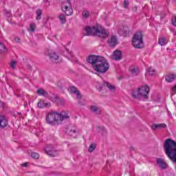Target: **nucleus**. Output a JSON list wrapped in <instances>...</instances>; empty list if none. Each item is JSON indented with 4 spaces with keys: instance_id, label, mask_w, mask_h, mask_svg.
I'll return each mask as SVG.
<instances>
[{
    "instance_id": "obj_1",
    "label": "nucleus",
    "mask_w": 176,
    "mask_h": 176,
    "mask_svg": "<svg viewBox=\"0 0 176 176\" xmlns=\"http://www.w3.org/2000/svg\"><path fill=\"white\" fill-rule=\"evenodd\" d=\"M87 62L91 64L96 72L105 74L109 69V63L101 56L90 55L87 58Z\"/></svg>"
},
{
    "instance_id": "obj_2",
    "label": "nucleus",
    "mask_w": 176,
    "mask_h": 176,
    "mask_svg": "<svg viewBox=\"0 0 176 176\" xmlns=\"http://www.w3.org/2000/svg\"><path fill=\"white\" fill-rule=\"evenodd\" d=\"M66 119H69V116L66 111H61L58 113L57 111H51L46 116V122L51 126H56L58 124V122H63Z\"/></svg>"
},
{
    "instance_id": "obj_3",
    "label": "nucleus",
    "mask_w": 176,
    "mask_h": 176,
    "mask_svg": "<svg viewBox=\"0 0 176 176\" xmlns=\"http://www.w3.org/2000/svg\"><path fill=\"white\" fill-rule=\"evenodd\" d=\"M164 153L173 163H176V142L170 138L164 143Z\"/></svg>"
},
{
    "instance_id": "obj_4",
    "label": "nucleus",
    "mask_w": 176,
    "mask_h": 176,
    "mask_svg": "<svg viewBox=\"0 0 176 176\" xmlns=\"http://www.w3.org/2000/svg\"><path fill=\"white\" fill-rule=\"evenodd\" d=\"M85 30L87 36L90 35H96L102 39H105L109 35L108 31L105 30L104 28L99 27L98 25L94 26L93 28L87 26L85 28Z\"/></svg>"
},
{
    "instance_id": "obj_5",
    "label": "nucleus",
    "mask_w": 176,
    "mask_h": 176,
    "mask_svg": "<svg viewBox=\"0 0 176 176\" xmlns=\"http://www.w3.org/2000/svg\"><path fill=\"white\" fill-rule=\"evenodd\" d=\"M142 33L138 32L132 38V45L136 49L144 47V41H142Z\"/></svg>"
},
{
    "instance_id": "obj_6",
    "label": "nucleus",
    "mask_w": 176,
    "mask_h": 176,
    "mask_svg": "<svg viewBox=\"0 0 176 176\" xmlns=\"http://www.w3.org/2000/svg\"><path fill=\"white\" fill-rule=\"evenodd\" d=\"M139 92L140 94V97L142 98H144L145 100L148 99V94L149 93V87L148 85H144L142 86L141 87L138 88Z\"/></svg>"
},
{
    "instance_id": "obj_7",
    "label": "nucleus",
    "mask_w": 176,
    "mask_h": 176,
    "mask_svg": "<svg viewBox=\"0 0 176 176\" xmlns=\"http://www.w3.org/2000/svg\"><path fill=\"white\" fill-rule=\"evenodd\" d=\"M156 162L158 166L162 170L167 168V162L163 158H157Z\"/></svg>"
},
{
    "instance_id": "obj_8",
    "label": "nucleus",
    "mask_w": 176,
    "mask_h": 176,
    "mask_svg": "<svg viewBox=\"0 0 176 176\" xmlns=\"http://www.w3.org/2000/svg\"><path fill=\"white\" fill-rule=\"evenodd\" d=\"M167 127V125L164 123L162 124H153L151 126V130H153L154 131L156 130H162V129H166Z\"/></svg>"
},
{
    "instance_id": "obj_9",
    "label": "nucleus",
    "mask_w": 176,
    "mask_h": 176,
    "mask_svg": "<svg viewBox=\"0 0 176 176\" xmlns=\"http://www.w3.org/2000/svg\"><path fill=\"white\" fill-rule=\"evenodd\" d=\"M118 32L120 35H122V36H127L129 34H130V28L129 26L125 25L122 28L120 29Z\"/></svg>"
},
{
    "instance_id": "obj_10",
    "label": "nucleus",
    "mask_w": 176,
    "mask_h": 176,
    "mask_svg": "<svg viewBox=\"0 0 176 176\" xmlns=\"http://www.w3.org/2000/svg\"><path fill=\"white\" fill-rule=\"evenodd\" d=\"M48 56L52 61H54V60H58L59 58L58 54L52 50H48Z\"/></svg>"
},
{
    "instance_id": "obj_11",
    "label": "nucleus",
    "mask_w": 176,
    "mask_h": 176,
    "mask_svg": "<svg viewBox=\"0 0 176 176\" xmlns=\"http://www.w3.org/2000/svg\"><path fill=\"white\" fill-rule=\"evenodd\" d=\"M8 124V119H6V117H5V116H0V128L5 129Z\"/></svg>"
},
{
    "instance_id": "obj_12",
    "label": "nucleus",
    "mask_w": 176,
    "mask_h": 176,
    "mask_svg": "<svg viewBox=\"0 0 176 176\" xmlns=\"http://www.w3.org/2000/svg\"><path fill=\"white\" fill-rule=\"evenodd\" d=\"M68 134L71 137H73V138H76V137H78V134H79V131H78L76 128L72 127L68 131Z\"/></svg>"
},
{
    "instance_id": "obj_13",
    "label": "nucleus",
    "mask_w": 176,
    "mask_h": 176,
    "mask_svg": "<svg viewBox=\"0 0 176 176\" xmlns=\"http://www.w3.org/2000/svg\"><path fill=\"white\" fill-rule=\"evenodd\" d=\"M107 43L109 45V46H111V47L116 46L118 43V39L116 38V36H111V38L108 40Z\"/></svg>"
},
{
    "instance_id": "obj_14",
    "label": "nucleus",
    "mask_w": 176,
    "mask_h": 176,
    "mask_svg": "<svg viewBox=\"0 0 176 176\" xmlns=\"http://www.w3.org/2000/svg\"><path fill=\"white\" fill-rule=\"evenodd\" d=\"M122 52L119 50H116L113 52V60H119L122 59Z\"/></svg>"
},
{
    "instance_id": "obj_15",
    "label": "nucleus",
    "mask_w": 176,
    "mask_h": 176,
    "mask_svg": "<svg viewBox=\"0 0 176 176\" xmlns=\"http://www.w3.org/2000/svg\"><path fill=\"white\" fill-rule=\"evenodd\" d=\"M165 79L166 82L171 83V82H174V80H175L176 75L174 74L166 75Z\"/></svg>"
},
{
    "instance_id": "obj_16",
    "label": "nucleus",
    "mask_w": 176,
    "mask_h": 176,
    "mask_svg": "<svg viewBox=\"0 0 176 176\" xmlns=\"http://www.w3.org/2000/svg\"><path fill=\"white\" fill-rule=\"evenodd\" d=\"M103 86H104V87H107L110 91H115V89H116L115 86L111 85V83L107 81L103 82Z\"/></svg>"
},
{
    "instance_id": "obj_17",
    "label": "nucleus",
    "mask_w": 176,
    "mask_h": 176,
    "mask_svg": "<svg viewBox=\"0 0 176 176\" xmlns=\"http://www.w3.org/2000/svg\"><path fill=\"white\" fill-rule=\"evenodd\" d=\"M132 97H133V98H135V99L141 98V95L140 94V89H138V88L132 91Z\"/></svg>"
},
{
    "instance_id": "obj_18",
    "label": "nucleus",
    "mask_w": 176,
    "mask_h": 176,
    "mask_svg": "<svg viewBox=\"0 0 176 176\" xmlns=\"http://www.w3.org/2000/svg\"><path fill=\"white\" fill-rule=\"evenodd\" d=\"M45 152L47 155H49V156H52V157L57 156V152L55 151L50 150L48 147L45 148Z\"/></svg>"
},
{
    "instance_id": "obj_19",
    "label": "nucleus",
    "mask_w": 176,
    "mask_h": 176,
    "mask_svg": "<svg viewBox=\"0 0 176 176\" xmlns=\"http://www.w3.org/2000/svg\"><path fill=\"white\" fill-rule=\"evenodd\" d=\"M90 109L91 112H96L98 115H100L101 113V109L97 106L91 105L90 107Z\"/></svg>"
},
{
    "instance_id": "obj_20",
    "label": "nucleus",
    "mask_w": 176,
    "mask_h": 176,
    "mask_svg": "<svg viewBox=\"0 0 176 176\" xmlns=\"http://www.w3.org/2000/svg\"><path fill=\"white\" fill-rule=\"evenodd\" d=\"M38 96H43V97H47L49 94L43 89H39L37 90Z\"/></svg>"
},
{
    "instance_id": "obj_21",
    "label": "nucleus",
    "mask_w": 176,
    "mask_h": 176,
    "mask_svg": "<svg viewBox=\"0 0 176 176\" xmlns=\"http://www.w3.org/2000/svg\"><path fill=\"white\" fill-rule=\"evenodd\" d=\"M6 52H8L6 46H5V44L0 42V54H3V53H6Z\"/></svg>"
},
{
    "instance_id": "obj_22",
    "label": "nucleus",
    "mask_w": 176,
    "mask_h": 176,
    "mask_svg": "<svg viewBox=\"0 0 176 176\" xmlns=\"http://www.w3.org/2000/svg\"><path fill=\"white\" fill-rule=\"evenodd\" d=\"M36 20H41V19H42V10L41 9H38L36 12Z\"/></svg>"
},
{
    "instance_id": "obj_23",
    "label": "nucleus",
    "mask_w": 176,
    "mask_h": 176,
    "mask_svg": "<svg viewBox=\"0 0 176 176\" xmlns=\"http://www.w3.org/2000/svg\"><path fill=\"white\" fill-rule=\"evenodd\" d=\"M130 71L133 76H137L140 74V69L138 68H132Z\"/></svg>"
},
{
    "instance_id": "obj_24",
    "label": "nucleus",
    "mask_w": 176,
    "mask_h": 176,
    "mask_svg": "<svg viewBox=\"0 0 176 176\" xmlns=\"http://www.w3.org/2000/svg\"><path fill=\"white\" fill-rule=\"evenodd\" d=\"M82 19H89V17H90V12L84 10L82 11Z\"/></svg>"
},
{
    "instance_id": "obj_25",
    "label": "nucleus",
    "mask_w": 176,
    "mask_h": 176,
    "mask_svg": "<svg viewBox=\"0 0 176 176\" xmlns=\"http://www.w3.org/2000/svg\"><path fill=\"white\" fill-rule=\"evenodd\" d=\"M158 43L161 45V46H165V45H167V40L164 38H159Z\"/></svg>"
},
{
    "instance_id": "obj_26",
    "label": "nucleus",
    "mask_w": 176,
    "mask_h": 176,
    "mask_svg": "<svg viewBox=\"0 0 176 176\" xmlns=\"http://www.w3.org/2000/svg\"><path fill=\"white\" fill-rule=\"evenodd\" d=\"M58 19L61 21L62 24H65V23H67V19H65V15L60 14V15H59Z\"/></svg>"
},
{
    "instance_id": "obj_27",
    "label": "nucleus",
    "mask_w": 176,
    "mask_h": 176,
    "mask_svg": "<svg viewBox=\"0 0 176 176\" xmlns=\"http://www.w3.org/2000/svg\"><path fill=\"white\" fill-rule=\"evenodd\" d=\"M97 131L99 133H102V134H104V133H107V129L104 126H98Z\"/></svg>"
},
{
    "instance_id": "obj_28",
    "label": "nucleus",
    "mask_w": 176,
    "mask_h": 176,
    "mask_svg": "<svg viewBox=\"0 0 176 176\" xmlns=\"http://www.w3.org/2000/svg\"><path fill=\"white\" fill-rule=\"evenodd\" d=\"M68 90H69V93L74 94H75L78 91V89H76V87H74V86L70 87L68 89Z\"/></svg>"
},
{
    "instance_id": "obj_29",
    "label": "nucleus",
    "mask_w": 176,
    "mask_h": 176,
    "mask_svg": "<svg viewBox=\"0 0 176 176\" xmlns=\"http://www.w3.org/2000/svg\"><path fill=\"white\" fill-rule=\"evenodd\" d=\"M35 28H36V25L35 23H30L29 31L30 32H35Z\"/></svg>"
},
{
    "instance_id": "obj_30",
    "label": "nucleus",
    "mask_w": 176,
    "mask_h": 176,
    "mask_svg": "<svg viewBox=\"0 0 176 176\" xmlns=\"http://www.w3.org/2000/svg\"><path fill=\"white\" fill-rule=\"evenodd\" d=\"M156 74V70L149 68L148 72L146 73V75H150V76H153V75Z\"/></svg>"
},
{
    "instance_id": "obj_31",
    "label": "nucleus",
    "mask_w": 176,
    "mask_h": 176,
    "mask_svg": "<svg viewBox=\"0 0 176 176\" xmlns=\"http://www.w3.org/2000/svg\"><path fill=\"white\" fill-rule=\"evenodd\" d=\"M16 64H17V63L16 62V60H11V62L10 63V67L12 69H16Z\"/></svg>"
},
{
    "instance_id": "obj_32",
    "label": "nucleus",
    "mask_w": 176,
    "mask_h": 176,
    "mask_svg": "<svg viewBox=\"0 0 176 176\" xmlns=\"http://www.w3.org/2000/svg\"><path fill=\"white\" fill-rule=\"evenodd\" d=\"M129 5H130V2L129 1V0H124L123 4L124 8L129 9Z\"/></svg>"
},
{
    "instance_id": "obj_33",
    "label": "nucleus",
    "mask_w": 176,
    "mask_h": 176,
    "mask_svg": "<svg viewBox=\"0 0 176 176\" xmlns=\"http://www.w3.org/2000/svg\"><path fill=\"white\" fill-rule=\"evenodd\" d=\"M37 105L38 108H43L45 107V102L40 100L38 102Z\"/></svg>"
},
{
    "instance_id": "obj_34",
    "label": "nucleus",
    "mask_w": 176,
    "mask_h": 176,
    "mask_svg": "<svg viewBox=\"0 0 176 176\" xmlns=\"http://www.w3.org/2000/svg\"><path fill=\"white\" fill-rule=\"evenodd\" d=\"M94 149H96V144H92L89 146L88 151H89V152H93V151H94Z\"/></svg>"
},
{
    "instance_id": "obj_35",
    "label": "nucleus",
    "mask_w": 176,
    "mask_h": 176,
    "mask_svg": "<svg viewBox=\"0 0 176 176\" xmlns=\"http://www.w3.org/2000/svg\"><path fill=\"white\" fill-rule=\"evenodd\" d=\"M31 156L33 159H39V154L38 153H32Z\"/></svg>"
},
{
    "instance_id": "obj_36",
    "label": "nucleus",
    "mask_w": 176,
    "mask_h": 176,
    "mask_svg": "<svg viewBox=\"0 0 176 176\" xmlns=\"http://www.w3.org/2000/svg\"><path fill=\"white\" fill-rule=\"evenodd\" d=\"M66 52L69 54V56H67L69 58H72V57H74V54H72V52L69 51V50L66 48Z\"/></svg>"
},
{
    "instance_id": "obj_37",
    "label": "nucleus",
    "mask_w": 176,
    "mask_h": 176,
    "mask_svg": "<svg viewBox=\"0 0 176 176\" xmlns=\"http://www.w3.org/2000/svg\"><path fill=\"white\" fill-rule=\"evenodd\" d=\"M56 100H57L58 104H59L60 105H64V104H65V102L63 100V99L56 98Z\"/></svg>"
},
{
    "instance_id": "obj_38",
    "label": "nucleus",
    "mask_w": 176,
    "mask_h": 176,
    "mask_svg": "<svg viewBox=\"0 0 176 176\" xmlns=\"http://www.w3.org/2000/svg\"><path fill=\"white\" fill-rule=\"evenodd\" d=\"M172 24L174 27H176V16L172 17Z\"/></svg>"
},
{
    "instance_id": "obj_39",
    "label": "nucleus",
    "mask_w": 176,
    "mask_h": 176,
    "mask_svg": "<svg viewBox=\"0 0 176 176\" xmlns=\"http://www.w3.org/2000/svg\"><path fill=\"white\" fill-rule=\"evenodd\" d=\"M75 94H76L77 98H78L79 100L82 98V94H80V92H79V91H78Z\"/></svg>"
},
{
    "instance_id": "obj_40",
    "label": "nucleus",
    "mask_w": 176,
    "mask_h": 176,
    "mask_svg": "<svg viewBox=\"0 0 176 176\" xmlns=\"http://www.w3.org/2000/svg\"><path fill=\"white\" fill-rule=\"evenodd\" d=\"M67 10H69V7H68V6H65V10H63V12H67Z\"/></svg>"
},
{
    "instance_id": "obj_41",
    "label": "nucleus",
    "mask_w": 176,
    "mask_h": 176,
    "mask_svg": "<svg viewBox=\"0 0 176 176\" xmlns=\"http://www.w3.org/2000/svg\"><path fill=\"white\" fill-rule=\"evenodd\" d=\"M50 103H44V107H45V108H49V107H50Z\"/></svg>"
},
{
    "instance_id": "obj_42",
    "label": "nucleus",
    "mask_w": 176,
    "mask_h": 176,
    "mask_svg": "<svg viewBox=\"0 0 176 176\" xmlns=\"http://www.w3.org/2000/svg\"><path fill=\"white\" fill-rule=\"evenodd\" d=\"M27 166H28V162H25V163L21 164L22 167H27Z\"/></svg>"
},
{
    "instance_id": "obj_43",
    "label": "nucleus",
    "mask_w": 176,
    "mask_h": 176,
    "mask_svg": "<svg viewBox=\"0 0 176 176\" xmlns=\"http://www.w3.org/2000/svg\"><path fill=\"white\" fill-rule=\"evenodd\" d=\"M132 10H133V12H137V6L133 7Z\"/></svg>"
},
{
    "instance_id": "obj_44",
    "label": "nucleus",
    "mask_w": 176,
    "mask_h": 176,
    "mask_svg": "<svg viewBox=\"0 0 176 176\" xmlns=\"http://www.w3.org/2000/svg\"><path fill=\"white\" fill-rule=\"evenodd\" d=\"M19 41H20V38H19L18 37H16V38H14V41H15V42H19Z\"/></svg>"
},
{
    "instance_id": "obj_45",
    "label": "nucleus",
    "mask_w": 176,
    "mask_h": 176,
    "mask_svg": "<svg viewBox=\"0 0 176 176\" xmlns=\"http://www.w3.org/2000/svg\"><path fill=\"white\" fill-rule=\"evenodd\" d=\"M168 116H169L170 118H172V117H171V113H170V111H168Z\"/></svg>"
},
{
    "instance_id": "obj_46",
    "label": "nucleus",
    "mask_w": 176,
    "mask_h": 176,
    "mask_svg": "<svg viewBox=\"0 0 176 176\" xmlns=\"http://www.w3.org/2000/svg\"><path fill=\"white\" fill-rule=\"evenodd\" d=\"M130 151H134V147H130Z\"/></svg>"
},
{
    "instance_id": "obj_47",
    "label": "nucleus",
    "mask_w": 176,
    "mask_h": 176,
    "mask_svg": "<svg viewBox=\"0 0 176 176\" xmlns=\"http://www.w3.org/2000/svg\"><path fill=\"white\" fill-rule=\"evenodd\" d=\"M67 3H71V1L67 0Z\"/></svg>"
},
{
    "instance_id": "obj_48",
    "label": "nucleus",
    "mask_w": 176,
    "mask_h": 176,
    "mask_svg": "<svg viewBox=\"0 0 176 176\" xmlns=\"http://www.w3.org/2000/svg\"><path fill=\"white\" fill-rule=\"evenodd\" d=\"M66 16H69V14H66Z\"/></svg>"
},
{
    "instance_id": "obj_49",
    "label": "nucleus",
    "mask_w": 176,
    "mask_h": 176,
    "mask_svg": "<svg viewBox=\"0 0 176 176\" xmlns=\"http://www.w3.org/2000/svg\"><path fill=\"white\" fill-rule=\"evenodd\" d=\"M175 1H176V0H175Z\"/></svg>"
}]
</instances>
